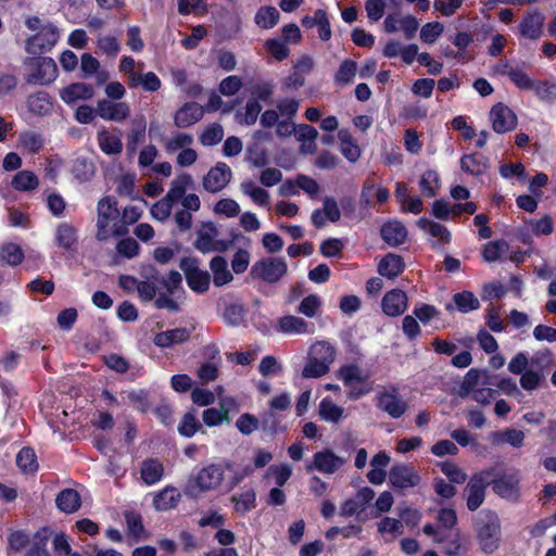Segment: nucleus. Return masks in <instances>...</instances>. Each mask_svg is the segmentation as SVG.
<instances>
[{"label":"nucleus","mask_w":556,"mask_h":556,"mask_svg":"<svg viewBox=\"0 0 556 556\" xmlns=\"http://www.w3.org/2000/svg\"><path fill=\"white\" fill-rule=\"evenodd\" d=\"M189 338L190 331L187 328H175L156 333L153 343L161 349H167L184 343Z\"/></svg>","instance_id":"31"},{"label":"nucleus","mask_w":556,"mask_h":556,"mask_svg":"<svg viewBox=\"0 0 556 556\" xmlns=\"http://www.w3.org/2000/svg\"><path fill=\"white\" fill-rule=\"evenodd\" d=\"M493 444L500 445L507 443L514 447H520L525 440V433L517 429H507L491 434Z\"/></svg>","instance_id":"49"},{"label":"nucleus","mask_w":556,"mask_h":556,"mask_svg":"<svg viewBox=\"0 0 556 556\" xmlns=\"http://www.w3.org/2000/svg\"><path fill=\"white\" fill-rule=\"evenodd\" d=\"M182 277L176 271H169L166 277L160 279V289L157 296H155L154 305L159 309H167L169 312H178L180 304L178 302L179 293H184Z\"/></svg>","instance_id":"6"},{"label":"nucleus","mask_w":556,"mask_h":556,"mask_svg":"<svg viewBox=\"0 0 556 556\" xmlns=\"http://www.w3.org/2000/svg\"><path fill=\"white\" fill-rule=\"evenodd\" d=\"M203 112L204 109L200 104L188 102L176 112L175 125L179 128L189 127L202 118Z\"/></svg>","instance_id":"26"},{"label":"nucleus","mask_w":556,"mask_h":556,"mask_svg":"<svg viewBox=\"0 0 556 556\" xmlns=\"http://www.w3.org/2000/svg\"><path fill=\"white\" fill-rule=\"evenodd\" d=\"M27 108L28 110L36 115H47L52 110V101L50 96L45 91H38L34 94H30L27 98Z\"/></svg>","instance_id":"40"},{"label":"nucleus","mask_w":556,"mask_h":556,"mask_svg":"<svg viewBox=\"0 0 556 556\" xmlns=\"http://www.w3.org/2000/svg\"><path fill=\"white\" fill-rule=\"evenodd\" d=\"M535 96L546 102L556 100V84L547 80H535L531 89Z\"/></svg>","instance_id":"63"},{"label":"nucleus","mask_w":556,"mask_h":556,"mask_svg":"<svg viewBox=\"0 0 556 556\" xmlns=\"http://www.w3.org/2000/svg\"><path fill=\"white\" fill-rule=\"evenodd\" d=\"M345 463L346 459L343 456H339L333 451L325 448L314 454L313 462L306 466V469H315L324 475H333L339 471Z\"/></svg>","instance_id":"16"},{"label":"nucleus","mask_w":556,"mask_h":556,"mask_svg":"<svg viewBox=\"0 0 556 556\" xmlns=\"http://www.w3.org/2000/svg\"><path fill=\"white\" fill-rule=\"evenodd\" d=\"M508 248L505 240L490 241L483 247L482 257L488 263L496 262L508 251Z\"/></svg>","instance_id":"55"},{"label":"nucleus","mask_w":556,"mask_h":556,"mask_svg":"<svg viewBox=\"0 0 556 556\" xmlns=\"http://www.w3.org/2000/svg\"><path fill=\"white\" fill-rule=\"evenodd\" d=\"M389 481L393 488L404 490L418 485L420 477L412 466L397 464L391 468Z\"/></svg>","instance_id":"19"},{"label":"nucleus","mask_w":556,"mask_h":556,"mask_svg":"<svg viewBox=\"0 0 556 556\" xmlns=\"http://www.w3.org/2000/svg\"><path fill=\"white\" fill-rule=\"evenodd\" d=\"M544 23L545 16L540 10H530L522 16L518 27L519 35L529 40H538L543 34Z\"/></svg>","instance_id":"18"},{"label":"nucleus","mask_w":556,"mask_h":556,"mask_svg":"<svg viewBox=\"0 0 556 556\" xmlns=\"http://www.w3.org/2000/svg\"><path fill=\"white\" fill-rule=\"evenodd\" d=\"M405 268L403 258L400 255L389 253L378 264V271L381 276L393 279Z\"/></svg>","instance_id":"35"},{"label":"nucleus","mask_w":556,"mask_h":556,"mask_svg":"<svg viewBox=\"0 0 556 556\" xmlns=\"http://www.w3.org/2000/svg\"><path fill=\"white\" fill-rule=\"evenodd\" d=\"M181 500L179 490L175 486L167 485L157 492L153 497V506L156 510L166 511L177 507Z\"/></svg>","instance_id":"30"},{"label":"nucleus","mask_w":556,"mask_h":556,"mask_svg":"<svg viewBox=\"0 0 556 556\" xmlns=\"http://www.w3.org/2000/svg\"><path fill=\"white\" fill-rule=\"evenodd\" d=\"M141 86L144 91L154 92L157 91L161 86V79L153 72H147L146 74H139L138 76L131 77L130 87Z\"/></svg>","instance_id":"56"},{"label":"nucleus","mask_w":556,"mask_h":556,"mask_svg":"<svg viewBox=\"0 0 556 556\" xmlns=\"http://www.w3.org/2000/svg\"><path fill=\"white\" fill-rule=\"evenodd\" d=\"M503 73L507 74L510 80L523 90H531L535 79L531 78L525 71L519 68H511L508 64L503 65Z\"/></svg>","instance_id":"57"},{"label":"nucleus","mask_w":556,"mask_h":556,"mask_svg":"<svg viewBox=\"0 0 556 556\" xmlns=\"http://www.w3.org/2000/svg\"><path fill=\"white\" fill-rule=\"evenodd\" d=\"M191 184V176L187 173H181L172 181L170 188L165 197L176 203L186 195V191Z\"/></svg>","instance_id":"44"},{"label":"nucleus","mask_w":556,"mask_h":556,"mask_svg":"<svg viewBox=\"0 0 556 556\" xmlns=\"http://www.w3.org/2000/svg\"><path fill=\"white\" fill-rule=\"evenodd\" d=\"M527 230L534 236H549L554 231V222L551 215L531 218L525 223Z\"/></svg>","instance_id":"48"},{"label":"nucleus","mask_w":556,"mask_h":556,"mask_svg":"<svg viewBox=\"0 0 556 556\" xmlns=\"http://www.w3.org/2000/svg\"><path fill=\"white\" fill-rule=\"evenodd\" d=\"M377 406L392 418H400L407 409L406 402L396 390H386L377 396Z\"/></svg>","instance_id":"21"},{"label":"nucleus","mask_w":556,"mask_h":556,"mask_svg":"<svg viewBox=\"0 0 556 556\" xmlns=\"http://www.w3.org/2000/svg\"><path fill=\"white\" fill-rule=\"evenodd\" d=\"M55 244L67 252H76L78 247V230L71 223L64 222L54 231Z\"/></svg>","instance_id":"23"},{"label":"nucleus","mask_w":556,"mask_h":556,"mask_svg":"<svg viewBox=\"0 0 556 556\" xmlns=\"http://www.w3.org/2000/svg\"><path fill=\"white\" fill-rule=\"evenodd\" d=\"M486 376L478 369H470L464 379L462 389L471 394L473 401L486 405L495 396V390L486 387Z\"/></svg>","instance_id":"9"},{"label":"nucleus","mask_w":556,"mask_h":556,"mask_svg":"<svg viewBox=\"0 0 556 556\" xmlns=\"http://www.w3.org/2000/svg\"><path fill=\"white\" fill-rule=\"evenodd\" d=\"M489 118L493 130L497 134H506L514 130L518 123L515 112L502 102L491 108Z\"/></svg>","instance_id":"14"},{"label":"nucleus","mask_w":556,"mask_h":556,"mask_svg":"<svg viewBox=\"0 0 556 556\" xmlns=\"http://www.w3.org/2000/svg\"><path fill=\"white\" fill-rule=\"evenodd\" d=\"M219 231L213 223H207L197 232L194 248L202 253L225 252L230 242L218 239Z\"/></svg>","instance_id":"11"},{"label":"nucleus","mask_w":556,"mask_h":556,"mask_svg":"<svg viewBox=\"0 0 556 556\" xmlns=\"http://www.w3.org/2000/svg\"><path fill=\"white\" fill-rule=\"evenodd\" d=\"M31 543V538L23 530L12 531L8 535V555L9 556H25Z\"/></svg>","instance_id":"34"},{"label":"nucleus","mask_w":556,"mask_h":556,"mask_svg":"<svg viewBox=\"0 0 556 556\" xmlns=\"http://www.w3.org/2000/svg\"><path fill=\"white\" fill-rule=\"evenodd\" d=\"M520 472L511 469L492 481L493 491L502 498L517 501L520 496Z\"/></svg>","instance_id":"15"},{"label":"nucleus","mask_w":556,"mask_h":556,"mask_svg":"<svg viewBox=\"0 0 556 556\" xmlns=\"http://www.w3.org/2000/svg\"><path fill=\"white\" fill-rule=\"evenodd\" d=\"M279 12L275 7H262L255 14V23L264 29L273 28L279 21Z\"/></svg>","instance_id":"53"},{"label":"nucleus","mask_w":556,"mask_h":556,"mask_svg":"<svg viewBox=\"0 0 556 556\" xmlns=\"http://www.w3.org/2000/svg\"><path fill=\"white\" fill-rule=\"evenodd\" d=\"M97 140L101 151L108 155H116L123 151L121 132L114 134L110 130L102 129L98 131Z\"/></svg>","instance_id":"33"},{"label":"nucleus","mask_w":556,"mask_h":556,"mask_svg":"<svg viewBox=\"0 0 556 556\" xmlns=\"http://www.w3.org/2000/svg\"><path fill=\"white\" fill-rule=\"evenodd\" d=\"M212 281L215 287H223L233 280V275L228 268V262L224 256L216 255L210 261Z\"/></svg>","instance_id":"29"},{"label":"nucleus","mask_w":556,"mask_h":556,"mask_svg":"<svg viewBox=\"0 0 556 556\" xmlns=\"http://www.w3.org/2000/svg\"><path fill=\"white\" fill-rule=\"evenodd\" d=\"M382 239L391 247H397L407 239V229L400 220H389L381 227Z\"/></svg>","instance_id":"28"},{"label":"nucleus","mask_w":556,"mask_h":556,"mask_svg":"<svg viewBox=\"0 0 556 556\" xmlns=\"http://www.w3.org/2000/svg\"><path fill=\"white\" fill-rule=\"evenodd\" d=\"M226 469H232V462L225 460L203 467L186 486L185 493L193 496L197 494L195 490L199 492L217 490L225 479Z\"/></svg>","instance_id":"4"},{"label":"nucleus","mask_w":556,"mask_h":556,"mask_svg":"<svg viewBox=\"0 0 556 556\" xmlns=\"http://www.w3.org/2000/svg\"><path fill=\"white\" fill-rule=\"evenodd\" d=\"M276 330L283 334H312L314 333V325L305 321L303 318L286 315L277 320Z\"/></svg>","instance_id":"22"},{"label":"nucleus","mask_w":556,"mask_h":556,"mask_svg":"<svg viewBox=\"0 0 556 556\" xmlns=\"http://www.w3.org/2000/svg\"><path fill=\"white\" fill-rule=\"evenodd\" d=\"M51 536V530L41 528L31 536V543L25 556H51L47 545Z\"/></svg>","instance_id":"38"},{"label":"nucleus","mask_w":556,"mask_h":556,"mask_svg":"<svg viewBox=\"0 0 556 556\" xmlns=\"http://www.w3.org/2000/svg\"><path fill=\"white\" fill-rule=\"evenodd\" d=\"M149 273L146 275L147 280L137 282V291L140 298L144 301L153 300L159 293L162 287L160 286V279L163 277L154 268H149Z\"/></svg>","instance_id":"32"},{"label":"nucleus","mask_w":556,"mask_h":556,"mask_svg":"<svg viewBox=\"0 0 556 556\" xmlns=\"http://www.w3.org/2000/svg\"><path fill=\"white\" fill-rule=\"evenodd\" d=\"M477 540L485 554L494 553L501 542V522L492 510H481L476 517Z\"/></svg>","instance_id":"2"},{"label":"nucleus","mask_w":556,"mask_h":556,"mask_svg":"<svg viewBox=\"0 0 556 556\" xmlns=\"http://www.w3.org/2000/svg\"><path fill=\"white\" fill-rule=\"evenodd\" d=\"M460 166L463 170L475 176L482 175L486 169L482 156L478 154L464 155L460 160Z\"/></svg>","instance_id":"61"},{"label":"nucleus","mask_w":556,"mask_h":556,"mask_svg":"<svg viewBox=\"0 0 556 556\" xmlns=\"http://www.w3.org/2000/svg\"><path fill=\"white\" fill-rule=\"evenodd\" d=\"M16 465L26 473H33L38 469L36 454L33 448L24 447L16 456Z\"/></svg>","instance_id":"59"},{"label":"nucleus","mask_w":556,"mask_h":556,"mask_svg":"<svg viewBox=\"0 0 556 556\" xmlns=\"http://www.w3.org/2000/svg\"><path fill=\"white\" fill-rule=\"evenodd\" d=\"M330 370L327 364H324L316 358L307 357V362L302 370V377L306 379H316L325 376Z\"/></svg>","instance_id":"62"},{"label":"nucleus","mask_w":556,"mask_h":556,"mask_svg":"<svg viewBox=\"0 0 556 556\" xmlns=\"http://www.w3.org/2000/svg\"><path fill=\"white\" fill-rule=\"evenodd\" d=\"M381 306L386 315L400 316L407 309V295L402 290H391L384 294Z\"/></svg>","instance_id":"24"},{"label":"nucleus","mask_w":556,"mask_h":556,"mask_svg":"<svg viewBox=\"0 0 556 556\" xmlns=\"http://www.w3.org/2000/svg\"><path fill=\"white\" fill-rule=\"evenodd\" d=\"M24 260V252L22 248L12 242L4 243L0 247V261L10 265L17 266Z\"/></svg>","instance_id":"50"},{"label":"nucleus","mask_w":556,"mask_h":556,"mask_svg":"<svg viewBox=\"0 0 556 556\" xmlns=\"http://www.w3.org/2000/svg\"><path fill=\"white\" fill-rule=\"evenodd\" d=\"M213 211L216 215H223L227 218H232L240 214L241 208L236 200L224 198L215 203Z\"/></svg>","instance_id":"64"},{"label":"nucleus","mask_w":556,"mask_h":556,"mask_svg":"<svg viewBox=\"0 0 556 556\" xmlns=\"http://www.w3.org/2000/svg\"><path fill=\"white\" fill-rule=\"evenodd\" d=\"M55 502L59 509L66 514L74 513L80 507V496L73 489H65L60 492Z\"/></svg>","instance_id":"47"},{"label":"nucleus","mask_w":556,"mask_h":556,"mask_svg":"<svg viewBox=\"0 0 556 556\" xmlns=\"http://www.w3.org/2000/svg\"><path fill=\"white\" fill-rule=\"evenodd\" d=\"M318 131L307 124H299L296 126L295 138L300 142V153L304 155L314 154L317 150L316 139Z\"/></svg>","instance_id":"27"},{"label":"nucleus","mask_w":556,"mask_h":556,"mask_svg":"<svg viewBox=\"0 0 556 556\" xmlns=\"http://www.w3.org/2000/svg\"><path fill=\"white\" fill-rule=\"evenodd\" d=\"M231 168L224 162H218L203 177L202 186L211 193L222 191L231 180Z\"/></svg>","instance_id":"17"},{"label":"nucleus","mask_w":556,"mask_h":556,"mask_svg":"<svg viewBox=\"0 0 556 556\" xmlns=\"http://www.w3.org/2000/svg\"><path fill=\"white\" fill-rule=\"evenodd\" d=\"M356 73H357V63L353 60H344L336 75H334V80L337 84H340V85H348V84H351L355 76H356Z\"/></svg>","instance_id":"60"},{"label":"nucleus","mask_w":556,"mask_h":556,"mask_svg":"<svg viewBox=\"0 0 556 556\" xmlns=\"http://www.w3.org/2000/svg\"><path fill=\"white\" fill-rule=\"evenodd\" d=\"M11 186L17 191L29 192L38 188L39 179L34 172L23 169L13 176Z\"/></svg>","instance_id":"41"},{"label":"nucleus","mask_w":556,"mask_h":556,"mask_svg":"<svg viewBox=\"0 0 556 556\" xmlns=\"http://www.w3.org/2000/svg\"><path fill=\"white\" fill-rule=\"evenodd\" d=\"M340 150L346 160L350 162H356L361 156V149L354 142L352 135L349 130L341 129L339 131Z\"/></svg>","instance_id":"45"},{"label":"nucleus","mask_w":556,"mask_h":556,"mask_svg":"<svg viewBox=\"0 0 556 556\" xmlns=\"http://www.w3.org/2000/svg\"><path fill=\"white\" fill-rule=\"evenodd\" d=\"M96 227V237L100 241L127 233V228L121 222L117 201L113 197H104L99 200Z\"/></svg>","instance_id":"1"},{"label":"nucleus","mask_w":556,"mask_h":556,"mask_svg":"<svg viewBox=\"0 0 556 556\" xmlns=\"http://www.w3.org/2000/svg\"><path fill=\"white\" fill-rule=\"evenodd\" d=\"M240 190L258 206H267L269 203V193L265 189L258 187L253 180L242 181Z\"/></svg>","instance_id":"43"},{"label":"nucleus","mask_w":556,"mask_h":556,"mask_svg":"<svg viewBox=\"0 0 556 556\" xmlns=\"http://www.w3.org/2000/svg\"><path fill=\"white\" fill-rule=\"evenodd\" d=\"M233 508L239 514H245L255 507L256 495L253 490H245L232 496Z\"/></svg>","instance_id":"58"},{"label":"nucleus","mask_w":556,"mask_h":556,"mask_svg":"<svg viewBox=\"0 0 556 556\" xmlns=\"http://www.w3.org/2000/svg\"><path fill=\"white\" fill-rule=\"evenodd\" d=\"M193 143V137L186 132H177L170 138L165 139L164 148L168 154L180 152L187 147H191Z\"/></svg>","instance_id":"54"},{"label":"nucleus","mask_w":556,"mask_h":556,"mask_svg":"<svg viewBox=\"0 0 556 556\" xmlns=\"http://www.w3.org/2000/svg\"><path fill=\"white\" fill-rule=\"evenodd\" d=\"M188 287L195 293L203 294L208 291L211 286V274L200 268L199 261L195 257H182L179 262Z\"/></svg>","instance_id":"8"},{"label":"nucleus","mask_w":556,"mask_h":556,"mask_svg":"<svg viewBox=\"0 0 556 556\" xmlns=\"http://www.w3.org/2000/svg\"><path fill=\"white\" fill-rule=\"evenodd\" d=\"M45 146L43 137L33 130H25L18 135L17 149L26 153H38Z\"/></svg>","instance_id":"37"},{"label":"nucleus","mask_w":556,"mask_h":556,"mask_svg":"<svg viewBox=\"0 0 556 556\" xmlns=\"http://www.w3.org/2000/svg\"><path fill=\"white\" fill-rule=\"evenodd\" d=\"M97 114L105 121L123 122L130 115V106L123 101L103 99L97 103Z\"/></svg>","instance_id":"20"},{"label":"nucleus","mask_w":556,"mask_h":556,"mask_svg":"<svg viewBox=\"0 0 556 556\" xmlns=\"http://www.w3.org/2000/svg\"><path fill=\"white\" fill-rule=\"evenodd\" d=\"M491 475V470L481 471L476 473L467 483L465 497L466 505L469 510L475 511L482 505Z\"/></svg>","instance_id":"13"},{"label":"nucleus","mask_w":556,"mask_h":556,"mask_svg":"<svg viewBox=\"0 0 556 556\" xmlns=\"http://www.w3.org/2000/svg\"><path fill=\"white\" fill-rule=\"evenodd\" d=\"M453 301L457 311L463 314L476 311L480 307L478 298L470 291L455 293Z\"/></svg>","instance_id":"52"},{"label":"nucleus","mask_w":556,"mask_h":556,"mask_svg":"<svg viewBox=\"0 0 556 556\" xmlns=\"http://www.w3.org/2000/svg\"><path fill=\"white\" fill-rule=\"evenodd\" d=\"M60 33L55 25L47 24L34 36L26 40V51L29 54H40L50 51L59 41Z\"/></svg>","instance_id":"12"},{"label":"nucleus","mask_w":556,"mask_h":556,"mask_svg":"<svg viewBox=\"0 0 556 556\" xmlns=\"http://www.w3.org/2000/svg\"><path fill=\"white\" fill-rule=\"evenodd\" d=\"M288 270L282 258L267 257L256 262L251 268V276L268 283L279 281Z\"/></svg>","instance_id":"10"},{"label":"nucleus","mask_w":556,"mask_h":556,"mask_svg":"<svg viewBox=\"0 0 556 556\" xmlns=\"http://www.w3.org/2000/svg\"><path fill=\"white\" fill-rule=\"evenodd\" d=\"M320 419L326 422L339 424L344 417V408L336 404L331 397H324L318 405Z\"/></svg>","instance_id":"36"},{"label":"nucleus","mask_w":556,"mask_h":556,"mask_svg":"<svg viewBox=\"0 0 556 556\" xmlns=\"http://www.w3.org/2000/svg\"><path fill=\"white\" fill-rule=\"evenodd\" d=\"M93 94V87L85 83H73L60 90V98L67 105H74L80 100H89Z\"/></svg>","instance_id":"25"},{"label":"nucleus","mask_w":556,"mask_h":556,"mask_svg":"<svg viewBox=\"0 0 556 556\" xmlns=\"http://www.w3.org/2000/svg\"><path fill=\"white\" fill-rule=\"evenodd\" d=\"M337 377L348 389V397L357 400L372 391L370 370L357 364H348L339 368Z\"/></svg>","instance_id":"3"},{"label":"nucleus","mask_w":556,"mask_h":556,"mask_svg":"<svg viewBox=\"0 0 556 556\" xmlns=\"http://www.w3.org/2000/svg\"><path fill=\"white\" fill-rule=\"evenodd\" d=\"M308 356L330 367L336 359V350L327 341H317L311 345Z\"/></svg>","instance_id":"42"},{"label":"nucleus","mask_w":556,"mask_h":556,"mask_svg":"<svg viewBox=\"0 0 556 556\" xmlns=\"http://www.w3.org/2000/svg\"><path fill=\"white\" fill-rule=\"evenodd\" d=\"M26 81L30 85H49L58 77V67L52 58L34 56L25 61Z\"/></svg>","instance_id":"7"},{"label":"nucleus","mask_w":556,"mask_h":556,"mask_svg":"<svg viewBox=\"0 0 556 556\" xmlns=\"http://www.w3.org/2000/svg\"><path fill=\"white\" fill-rule=\"evenodd\" d=\"M141 479L147 485H153L162 480L164 476L163 464L154 458L146 459L141 465Z\"/></svg>","instance_id":"39"},{"label":"nucleus","mask_w":556,"mask_h":556,"mask_svg":"<svg viewBox=\"0 0 556 556\" xmlns=\"http://www.w3.org/2000/svg\"><path fill=\"white\" fill-rule=\"evenodd\" d=\"M419 188L425 197H434L440 188L439 174L433 169L424 172L419 180Z\"/></svg>","instance_id":"51"},{"label":"nucleus","mask_w":556,"mask_h":556,"mask_svg":"<svg viewBox=\"0 0 556 556\" xmlns=\"http://www.w3.org/2000/svg\"><path fill=\"white\" fill-rule=\"evenodd\" d=\"M418 227L430 235L432 238L438 239L441 243H447L451 240V232L443 225L432 222L428 218H420L417 222Z\"/></svg>","instance_id":"46"},{"label":"nucleus","mask_w":556,"mask_h":556,"mask_svg":"<svg viewBox=\"0 0 556 556\" xmlns=\"http://www.w3.org/2000/svg\"><path fill=\"white\" fill-rule=\"evenodd\" d=\"M422 532L431 538L434 543L442 545V551L447 556H465L470 549V541L463 535L460 531L437 530L434 525L427 523L422 527Z\"/></svg>","instance_id":"5"}]
</instances>
